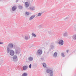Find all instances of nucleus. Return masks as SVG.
Returning a JSON list of instances; mask_svg holds the SVG:
<instances>
[{"mask_svg":"<svg viewBox=\"0 0 76 76\" xmlns=\"http://www.w3.org/2000/svg\"><path fill=\"white\" fill-rule=\"evenodd\" d=\"M61 56H62V57H64V53H61Z\"/></svg>","mask_w":76,"mask_h":76,"instance_id":"5701e85b","label":"nucleus"},{"mask_svg":"<svg viewBox=\"0 0 76 76\" xmlns=\"http://www.w3.org/2000/svg\"><path fill=\"white\" fill-rule=\"evenodd\" d=\"M19 7L20 9H22V7L21 6H19Z\"/></svg>","mask_w":76,"mask_h":76,"instance_id":"6ab92c4d","label":"nucleus"},{"mask_svg":"<svg viewBox=\"0 0 76 76\" xmlns=\"http://www.w3.org/2000/svg\"><path fill=\"white\" fill-rule=\"evenodd\" d=\"M75 39H76V35H75Z\"/></svg>","mask_w":76,"mask_h":76,"instance_id":"a878e982","label":"nucleus"},{"mask_svg":"<svg viewBox=\"0 0 76 76\" xmlns=\"http://www.w3.org/2000/svg\"><path fill=\"white\" fill-rule=\"evenodd\" d=\"M10 54L11 56H14V54H15L14 51L12 50H10Z\"/></svg>","mask_w":76,"mask_h":76,"instance_id":"7ed1b4c3","label":"nucleus"},{"mask_svg":"<svg viewBox=\"0 0 76 76\" xmlns=\"http://www.w3.org/2000/svg\"><path fill=\"white\" fill-rule=\"evenodd\" d=\"M43 66L44 67H46V66H47V65L45 63H43Z\"/></svg>","mask_w":76,"mask_h":76,"instance_id":"f8f14e48","label":"nucleus"},{"mask_svg":"<svg viewBox=\"0 0 76 76\" xmlns=\"http://www.w3.org/2000/svg\"><path fill=\"white\" fill-rule=\"evenodd\" d=\"M13 47V45L12 44V43H10L8 45V48H7V53H9V49H10V48H12Z\"/></svg>","mask_w":76,"mask_h":76,"instance_id":"f257e3e1","label":"nucleus"},{"mask_svg":"<svg viewBox=\"0 0 76 76\" xmlns=\"http://www.w3.org/2000/svg\"><path fill=\"white\" fill-rule=\"evenodd\" d=\"M29 35H26L25 37V39H28V37Z\"/></svg>","mask_w":76,"mask_h":76,"instance_id":"9b49d317","label":"nucleus"},{"mask_svg":"<svg viewBox=\"0 0 76 76\" xmlns=\"http://www.w3.org/2000/svg\"><path fill=\"white\" fill-rule=\"evenodd\" d=\"M32 35L33 36V37H36V35L34 33L32 34Z\"/></svg>","mask_w":76,"mask_h":76,"instance_id":"f3484780","label":"nucleus"},{"mask_svg":"<svg viewBox=\"0 0 76 76\" xmlns=\"http://www.w3.org/2000/svg\"><path fill=\"white\" fill-rule=\"evenodd\" d=\"M15 9H16V6H14L12 7V10H13V11H15Z\"/></svg>","mask_w":76,"mask_h":76,"instance_id":"6e6552de","label":"nucleus"},{"mask_svg":"<svg viewBox=\"0 0 76 76\" xmlns=\"http://www.w3.org/2000/svg\"><path fill=\"white\" fill-rule=\"evenodd\" d=\"M42 50H38V53L39 54H42Z\"/></svg>","mask_w":76,"mask_h":76,"instance_id":"1a4fd4ad","label":"nucleus"},{"mask_svg":"<svg viewBox=\"0 0 76 76\" xmlns=\"http://www.w3.org/2000/svg\"><path fill=\"white\" fill-rule=\"evenodd\" d=\"M31 64H30V65L29 66V68H30V69H31Z\"/></svg>","mask_w":76,"mask_h":76,"instance_id":"412c9836","label":"nucleus"},{"mask_svg":"<svg viewBox=\"0 0 76 76\" xmlns=\"http://www.w3.org/2000/svg\"><path fill=\"white\" fill-rule=\"evenodd\" d=\"M3 44V43L1 42H0V44Z\"/></svg>","mask_w":76,"mask_h":76,"instance_id":"393cba45","label":"nucleus"},{"mask_svg":"<svg viewBox=\"0 0 76 76\" xmlns=\"http://www.w3.org/2000/svg\"><path fill=\"white\" fill-rule=\"evenodd\" d=\"M66 35H67V32H65L64 34V36H66Z\"/></svg>","mask_w":76,"mask_h":76,"instance_id":"aec40b11","label":"nucleus"},{"mask_svg":"<svg viewBox=\"0 0 76 76\" xmlns=\"http://www.w3.org/2000/svg\"><path fill=\"white\" fill-rule=\"evenodd\" d=\"M63 41L61 40L58 43L59 44H61V45H63Z\"/></svg>","mask_w":76,"mask_h":76,"instance_id":"423d86ee","label":"nucleus"},{"mask_svg":"<svg viewBox=\"0 0 76 76\" xmlns=\"http://www.w3.org/2000/svg\"><path fill=\"white\" fill-rule=\"evenodd\" d=\"M18 53V51L17 50H16V54H17Z\"/></svg>","mask_w":76,"mask_h":76,"instance_id":"b1692460","label":"nucleus"},{"mask_svg":"<svg viewBox=\"0 0 76 76\" xmlns=\"http://www.w3.org/2000/svg\"><path fill=\"white\" fill-rule=\"evenodd\" d=\"M28 59L29 61H32L33 60V58L31 57L28 58Z\"/></svg>","mask_w":76,"mask_h":76,"instance_id":"9d476101","label":"nucleus"},{"mask_svg":"<svg viewBox=\"0 0 76 76\" xmlns=\"http://www.w3.org/2000/svg\"><path fill=\"white\" fill-rule=\"evenodd\" d=\"M27 68H28V66H24L23 67V70H25L27 69Z\"/></svg>","mask_w":76,"mask_h":76,"instance_id":"0eeeda50","label":"nucleus"},{"mask_svg":"<svg viewBox=\"0 0 76 76\" xmlns=\"http://www.w3.org/2000/svg\"><path fill=\"white\" fill-rule=\"evenodd\" d=\"M30 10H35V8L34 7H31L30 8Z\"/></svg>","mask_w":76,"mask_h":76,"instance_id":"dca6fc26","label":"nucleus"},{"mask_svg":"<svg viewBox=\"0 0 76 76\" xmlns=\"http://www.w3.org/2000/svg\"><path fill=\"white\" fill-rule=\"evenodd\" d=\"M57 56V53L55 52L54 53V55H53V56L54 57H56V56Z\"/></svg>","mask_w":76,"mask_h":76,"instance_id":"ddd939ff","label":"nucleus"},{"mask_svg":"<svg viewBox=\"0 0 76 76\" xmlns=\"http://www.w3.org/2000/svg\"><path fill=\"white\" fill-rule=\"evenodd\" d=\"M41 13H39L38 14V16H40L41 15H42Z\"/></svg>","mask_w":76,"mask_h":76,"instance_id":"a211bd4d","label":"nucleus"},{"mask_svg":"<svg viewBox=\"0 0 76 76\" xmlns=\"http://www.w3.org/2000/svg\"><path fill=\"white\" fill-rule=\"evenodd\" d=\"M29 5V3H28V2H26V3H25V6L26 7H28Z\"/></svg>","mask_w":76,"mask_h":76,"instance_id":"39448f33","label":"nucleus"},{"mask_svg":"<svg viewBox=\"0 0 76 76\" xmlns=\"http://www.w3.org/2000/svg\"><path fill=\"white\" fill-rule=\"evenodd\" d=\"M47 73H50V76H53V71L50 69H48L47 71Z\"/></svg>","mask_w":76,"mask_h":76,"instance_id":"f03ea898","label":"nucleus"},{"mask_svg":"<svg viewBox=\"0 0 76 76\" xmlns=\"http://www.w3.org/2000/svg\"><path fill=\"white\" fill-rule=\"evenodd\" d=\"M17 56H15L13 57V59H14V60L15 59H16L17 58Z\"/></svg>","mask_w":76,"mask_h":76,"instance_id":"2eb2a0df","label":"nucleus"},{"mask_svg":"<svg viewBox=\"0 0 76 76\" xmlns=\"http://www.w3.org/2000/svg\"><path fill=\"white\" fill-rule=\"evenodd\" d=\"M28 75L27 73H24L23 74V76H26Z\"/></svg>","mask_w":76,"mask_h":76,"instance_id":"4468645a","label":"nucleus"},{"mask_svg":"<svg viewBox=\"0 0 76 76\" xmlns=\"http://www.w3.org/2000/svg\"><path fill=\"white\" fill-rule=\"evenodd\" d=\"M66 52H67V53H68V52H69V50H66Z\"/></svg>","mask_w":76,"mask_h":76,"instance_id":"bb28decb","label":"nucleus"},{"mask_svg":"<svg viewBox=\"0 0 76 76\" xmlns=\"http://www.w3.org/2000/svg\"><path fill=\"white\" fill-rule=\"evenodd\" d=\"M35 15H33L31 16L29 19V20H32V19H34V18H35Z\"/></svg>","mask_w":76,"mask_h":76,"instance_id":"20e7f679","label":"nucleus"},{"mask_svg":"<svg viewBox=\"0 0 76 76\" xmlns=\"http://www.w3.org/2000/svg\"><path fill=\"white\" fill-rule=\"evenodd\" d=\"M26 14L27 15H29V12H26Z\"/></svg>","mask_w":76,"mask_h":76,"instance_id":"4be33fe9","label":"nucleus"}]
</instances>
